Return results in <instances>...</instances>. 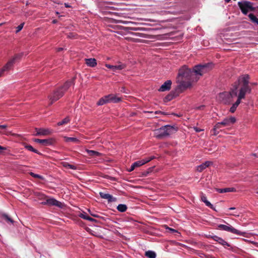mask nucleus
<instances>
[{
  "label": "nucleus",
  "mask_w": 258,
  "mask_h": 258,
  "mask_svg": "<svg viewBox=\"0 0 258 258\" xmlns=\"http://www.w3.org/2000/svg\"><path fill=\"white\" fill-rule=\"evenodd\" d=\"M213 67L212 63L195 66L192 70L186 66H183L179 70L177 78V82L179 84V87L181 89L190 87L192 83L197 82L201 77L210 71Z\"/></svg>",
  "instance_id": "nucleus-1"
},
{
  "label": "nucleus",
  "mask_w": 258,
  "mask_h": 258,
  "mask_svg": "<svg viewBox=\"0 0 258 258\" xmlns=\"http://www.w3.org/2000/svg\"><path fill=\"white\" fill-rule=\"evenodd\" d=\"M249 76L247 75H242L235 82L229 92H225L220 93L218 96V100L224 104H230L234 99L238 98L239 90L244 86L246 88V92L249 90L248 87Z\"/></svg>",
  "instance_id": "nucleus-2"
},
{
  "label": "nucleus",
  "mask_w": 258,
  "mask_h": 258,
  "mask_svg": "<svg viewBox=\"0 0 258 258\" xmlns=\"http://www.w3.org/2000/svg\"><path fill=\"white\" fill-rule=\"evenodd\" d=\"M174 131V128L170 125L162 126L154 131V135L157 138H162L171 134Z\"/></svg>",
  "instance_id": "nucleus-3"
},
{
  "label": "nucleus",
  "mask_w": 258,
  "mask_h": 258,
  "mask_svg": "<svg viewBox=\"0 0 258 258\" xmlns=\"http://www.w3.org/2000/svg\"><path fill=\"white\" fill-rule=\"evenodd\" d=\"M23 54H17L12 57L7 63L3 67L1 70L4 73L9 71L13 68L14 64L18 61L20 60L22 57Z\"/></svg>",
  "instance_id": "nucleus-4"
},
{
  "label": "nucleus",
  "mask_w": 258,
  "mask_h": 258,
  "mask_svg": "<svg viewBox=\"0 0 258 258\" xmlns=\"http://www.w3.org/2000/svg\"><path fill=\"white\" fill-rule=\"evenodd\" d=\"M246 93V88L245 87V85L244 87H243L240 90L239 93H238V98L237 99L235 103H234L232 106L231 107L230 109V111L232 113H233L235 111L237 106L241 102V100L242 99L244 98L245 94Z\"/></svg>",
  "instance_id": "nucleus-5"
},
{
  "label": "nucleus",
  "mask_w": 258,
  "mask_h": 258,
  "mask_svg": "<svg viewBox=\"0 0 258 258\" xmlns=\"http://www.w3.org/2000/svg\"><path fill=\"white\" fill-rule=\"evenodd\" d=\"M42 197L40 198L45 200L44 201L42 202L43 205H47L50 206H54L58 208H62L63 204L61 202L57 201L54 198H48L45 195H41Z\"/></svg>",
  "instance_id": "nucleus-6"
},
{
  "label": "nucleus",
  "mask_w": 258,
  "mask_h": 258,
  "mask_svg": "<svg viewBox=\"0 0 258 258\" xmlns=\"http://www.w3.org/2000/svg\"><path fill=\"white\" fill-rule=\"evenodd\" d=\"M238 5L242 12L245 15L253 10L252 4L248 2H238Z\"/></svg>",
  "instance_id": "nucleus-7"
},
{
  "label": "nucleus",
  "mask_w": 258,
  "mask_h": 258,
  "mask_svg": "<svg viewBox=\"0 0 258 258\" xmlns=\"http://www.w3.org/2000/svg\"><path fill=\"white\" fill-rule=\"evenodd\" d=\"M218 228L221 230L230 232H231L232 233L236 234L237 235H242L243 234L242 232L235 229L234 228H233L232 226H231L229 224H227V225L220 224L218 225Z\"/></svg>",
  "instance_id": "nucleus-8"
},
{
  "label": "nucleus",
  "mask_w": 258,
  "mask_h": 258,
  "mask_svg": "<svg viewBox=\"0 0 258 258\" xmlns=\"http://www.w3.org/2000/svg\"><path fill=\"white\" fill-rule=\"evenodd\" d=\"M236 121V119L234 116H229L226 117L221 121V124L223 126H228L233 124Z\"/></svg>",
  "instance_id": "nucleus-9"
},
{
  "label": "nucleus",
  "mask_w": 258,
  "mask_h": 258,
  "mask_svg": "<svg viewBox=\"0 0 258 258\" xmlns=\"http://www.w3.org/2000/svg\"><path fill=\"white\" fill-rule=\"evenodd\" d=\"M36 136H47L51 135L52 133V130L49 128H36Z\"/></svg>",
  "instance_id": "nucleus-10"
},
{
  "label": "nucleus",
  "mask_w": 258,
  "mask_h": 258,
  "mask_svg": "<svg viewBox=\"0 0 258 258\" xmlns=\"http://www.w3.org/2000/svg\"><path fill=\"white\" fill-rule=\"evenodd\" d=\"M63 94V91L60 89L55 92L53 95L50 96V100H51V103L52 104L54 101H56L58 99L62 96Z\"/></svg>",
  "instance_id": "nucleus-11"
},
{
  "label": "nucleus",
  "mask_w": 258,
  "mask_h": 258,
  "mask_svg": "<svg viewBox=\"0 0 258 258\" xmlns=\"http://www.w3.org/2000/svg\"><path fill=\"white\" fill-rule=\"evenodd\" d=\"M34 141L36 143H39L43 146H49L51 145L53 143V140L52 139H35L34 140Z\"/></svg>",
  "instance_id": "nucleus-12"
},
{
  "label": "nucleus",
  "mask_w": 258,
  "mask_h": 258,
  "mask_svg": "<svg viewBox=\"0 0 258 258\" xmlns=\"http://www.w3.org/2000/svg\"><path fill=\"white\" fill-rule=\"evenodd\" d=\"M153 159V157H150V158L144 159L141 160L137 161L133 164V167H135V168H136L137 167H138L142 165H143L145 164H146V163H148V162L151 161Z\"/></svg>",
  "instance_id": "nucleus-13"
},
{
  "label": "nucleus",
  "mask_w": 258,
  "mask_h": 258,
  "mask_svg": "<svg viewBox=\"0 0 258 258\" xmlns=\"http://www.w3.org/2000/svg\"><path fill=\"white\" fill-rule=\"evenodd\" d=\"M105 66L113 71L115 72L117 70H121L125 68V65L123 63H120L117 65L112 66L109 64H106Z\"/></svg>",
  "instance_id": "nucleus-14"
},
{
  "label": "nucleus",
  "mask_w": 258,
  "mask_h": 258,
  "mask_svg": "<svg viewBox=\"0 0 258 258\" xmlns=\"http://www.w3.org/2000/svg\"><path fill=\"white\" fill-rule=\"evenodd\" d=\"M99 195L101 198L106 199L108 202H113L116 201V199L115 198L113 197L111 195L108 194L100 192Z\"/></svg>",
  "instance_id": "nucleus-15"
},
{
  "label": "nucleus",
  "mask_w": 258,
  "mask_h": 258,
  "mask_svg": "<svg viewBox=\"0 0 258 258\" xmlns=\"http://www.w3.org/2000/svg\"><path fill=\"white\" fill-rule=\"evenodd\" d=\"M171 81L168 80L166 81L159 89V91L164 92L170 90L171 86Z\"/></svg>",
  "instance_id": "nucleus-16"
},
{
  "label": "nucleus",
  "mask_w": 258,
  "mask_h": 258,
  "mask_svg": "<svg viewBox=\"0 0 258 258\" xmlns=\"http://www.w3.org/2000/svg\"><path fill=\"white\" fill-rule=\"evenodd\" d=\"M107 98H108V100H109V103H117L121 100V98L120 97H118L116 95L113 94H109L107 95Z\"/></svg>",
  "instance_id": "nucleus-17"
},
{
  "label": "nucleus",
  "mask_w": 258,
  "mask_h": 258,
  "mask_svg": "<svg viewBox=\"0 0 258 258\" xmlns=\"http://www.w3.org/2000/svg\"><path fill=\"white\" fill-rule=\"evenodd\" d=\"M86 64L90 67H94L97 65L96 60L94 58L85 59Z\"/></svg>",
  "instance_id": "nucleus-18"
},
{
  "label": "nucleus",
  "mask_w": 258,
  "mask_h": 258,
  "mask_svg": "<svg viewBox=\"0 0 258 258\" xmlns=\"http://www.w3.org/2000/svg\"><path fill=\"white\" fill-rule=\"evenodd\" d=\"M211 162L206 161L205 163L197 166V170L199 172H202L204 169H205L207 167H209L211 165Z\"/></svg>",
  "instance_id": "nucleus-19"
},
{
  "label": "nucleus",
  "mask_w": 258,
  "mask_h": 258,
  "mask_svg": "<svg viewBox=\"0 0 258 258\" xmlns=\"http://www.w3.org/2000/svg\"><path fill=\"white\" fill-rule=\"evenodd\" d=\"M201 199L202 201L207 206L211 208V209H213V205L207 200L205 195L203 192L201 194Z\"/></svg>",
  "instance_id": "nucleus-20"
},
{
  "label": "nucleus",
  "mask_w": 258,
  "mask_h": 258,
  "mask_svg": "<svg viewBox=\"0 0 258 258\" xmlns=\"http://www.w3.org/2000/svg\"><path fill=\"white\" fill-rule=\"evenodd\" d=\"M74 79H72L70 81H68L66 82V83L64 84L63 87L61 90H63V92L64 91L67 90L69 87H70L71 86L73 85L74 84Z\"/></svg>",
  "instance_id": "nucleus-21"
},
{
  "label": "nucleus",
  "mask_w": 258,
  "mask_h": 258,
  "mask_svg": "<svg viewBox=\"0 0 258 258\" xmlns=\"http://www.w3.org/2000/svg\"><path fill=\"white\" fill-rule=\"evenodd\" d=\"M217 191L220 193H224L227 192H235L236 190L234 187H229L225 188H218L217 189Z\"/></svg>",
  "instance_id": "nucleus-22"
},
{
  "label": "nucleus",
  "mask_w": 258,
  "mask_h": 258,
  "mask_svg": "<svg viewBox=\"0 0 258 258\" xmlns=\"http://www.w3.org/2000/svg\"><path fill=\"white\" fill-rule=\"evenodd\" d=\"M213 239H214V240L217 241L218 243L223 245L229 246V245L226 241H225L224 240H223L222 238L220 237L215 236L214 237H213Z\"/></svg>",
  "instance_id": "nucleus-23"
},
{
  "label": "nucleus",
  "mask_w": 258,
  "mask_h": 258,
  "mask_svg": "<svg viewBox=\"0 0 258 258\" xmlns=\"http://www.w3.org/2000/svg\"><path fill=\"white\" fill-rule=\"evenodd\" d=\"M222 127H224V126L222 125L221 122L217 123L213 129V134L214 135H217L218 133V132H217V130L220 129Z\"/></svg>",
  "instance_id": "nucleus-24"
},
{
  "label": "nucleus",
  "mask_w": 258,
  "mask_h": 258,
  "mask_svg": "<svg viewBox=\"0 0 258 258\" xmlns=\"http://www.w3.org/2000/svg\"><path fill=\"white\" fill-rule=\"evenodd\" d=\"M86 152L88 153L89 156L92 157H98L101 155L100 153L93 150H89L87 149L86 150Z\"/></svg>",
  "instance_id": "nucleus-25"
},
{
  "label": "nucleus",
  "mask_w": 258,
  "mask_h": 258,
  "mask_svg": "<svg viewBox=\"0 0 258 258\" xmlns=\"http://www.w3.org/2000/svg\"><path fill=\"white\" fill-rule=\"evenodd\" d=\"M107 98V95L105 96L101 99H99V100L97 102V104L98 105H103L106 103H109Z\"/></svg>",
  "instance_id": "nucleus-26"
},
{
  "label": "nucleus",
  "mask_w": 258,
  "mask_h": 258,
  "mask_svg": "<svg viewBox=\"0 0 258 258\" xmlns=\"http://www.w3.org/2000/svg\"><path fill=\"white\" fill-rule=\"evenodd\" d=\"M63 138L64 139L65 142L67 143L73 142L77 143L79 142V140L76 138L64 137Z\"/></svg>",
  "instance_id": "nucleus-27"
},
{
  "label": "nucleus",
  "mask_w": 258,
  "mask_h": 258,
  "mask_svg": "<svg viewBox=\"0 0 258 258\" xmlns=\"http://www.w3.org/2000/svg\"><path fill=\"white\" fill-rule=\"evenodd\" d=\"M61 165L67 168H70L73 170H76L77 169V167L73 165L70 164L69 163L66 162H63L61 163Z\"/></svg>",
  "instance_id": "nucleus-28"
},
{
  "label": "nucleus",
  "mask_w": 258,
  "mask_h": 258,
  "mask_svg": "<svg viewBox=\"0 0 258 258\" xmlns=\"http://www.w3.org/2000/svg\"><path fill=\"white\" fill-rule=\"evenodd\" d=\"M117 209L118 211H119L120 212H124L126 210L127 207L124 204H119L117 207Z\"/></svg>",
  "instance_id": "nucleus-29"
},
{
  "label": "nucleus",
  "mask_w": 258,
  "mask_h": 258,
  "mask_svg": "<svg viewBox=\"0 0 258 258\" xmlns=\"http://www.w3.org/2000/svg\"><path fill=\"white\" fill-rule=\"evenodd\" d=\"M145 255L149 258H156V256L155 252L150 250L146 251Z\"/></svg>",
  "instance_id": "nucleus-30"
},
{
  "label": "nucleus",
  "mask_w": 258,
  "mask_h": 258,
  "mask_svg": "<svg viewBox=\"0 0 258 258\" xmlns=\"http://www.w3.org/2000/svg\"><path fill=\"white\" fill-rule=\"evenodd\" d=\"M248 17L253 23L258 25V19L254 15L250 14L248 15Z\"/></svg>",
  "instance_id": "nucleus-31"
},
{
  "label": "nucleus",
  "mask_w": 258,
  "mask_h": 258,
  "mask_svg": "<svg viewBox=\"0 0 258 258\" xmlns=\"http://www.w3.org/2000/svg\"><path fill=\"white\" fill-rule=\"evenodd\" d=\"M70 119L69 117H66L62 121H59L57 123L58 125H62L63 124H66L70 122Z\"/></svg>",
  "instance_id": "nucleus-32"
},
{
  "label": "nucleus",
  "mask_w": 258,
  "mask_h": 258,
  "mask_svg": "<svg viewBox=\"0 0 258 258\" xmlns=\"http://www.w3.org/2000/svg\"><path fill=\"white\" fill-rule=\"evenodd\" d=\"M25 148L28 149V150L32 151L33 152L38 153V152L37 150L34 149L32 146L31 145H26L25 146Z\"/></svg>",
  "instance_id": "nucleus-33"
},
{
  "label": "nucleus",
  "mask_w": 258,
  "mask_h": 258,
  "mask_svg": "<svg viewBox=\"0 0 258 258\" xmlns=\"http://www.w3.org/2000/svg\"><path fill=\"white\" fill-rule=\"evenodd\" d=\"M24 23H23L22 24H21L20 25H19L17 28V30H16V33H18L19 32H20L23 28V26H24Z\"/></svg>",
  "instance_id": "nucleus-34"
},
{
  "label": "nucleus",
  "mask_w": 258,
  "mask_h": 258,
  "mask_svg": "<svg viewBox=\"0 0 258 258\" xmlns=\"http://www.w3.org/2000/svg\"><path fill=\"white\" fill-rule=\"evenodd\" d=\"M30 175L32 176H33L34 177H35V178H42V177L40 175H39L38 174H35V173H34L33 172H31L30 173Z\"/></svg>",
  "instance_id": "nucleus-35"
},
{
  "label": "nucleus",
  "mask_w": 258,
  "mask_h": 258,
  "mask_svg": "<svg viewBox=\"0 0 258 258\" xmlns=\"http://www.w3.org/2000/svg\"><path fill=\"white\" fill-rule=\"evenodd\" d=\"M165 228L166 229H168L169 231H170L171 232H177V231L176 230L172 229L171 228H169L167 226H165Z\"/></svg>",
  "instance_id": "nucleus-36"
},
{
  "label": "nucleus",
  "mask_w": 258,
  "mask_h": 258,
  "mask_svg": "<svg viewBox=\"0 0 258 258\" xmlns=\"http://www.w3.org/2000/svg\"><path fill=\"white\" fill-rule=\"evenodd\" d=\"M89 216L87 215L86 214H83V213H81L80 214V217L84 219H87V218H88V217Z\"/></svg>",
  "instance_id": "nucleus-37"
},
{
  "label": "nucleus",
  "mask_w": 258,
  "mask_h": 258,
  "mask_svg": "<svg viewBox=\"0 0 258 258\" xmlns=\"http://www.w3.org/2000/svg\"><path fill=\"white\" fill-rule=\"evenodd\" d=\"M4 217H5V219H6L8 221H9V222H11V223H13V220H12V219H11V218H10V217H9L8 216H7V215H5V216H4Z\"/></svg>",
  "instance_id": "nucleus-38"
},
{
  "label": "nucleus",
  "mask_w": 258,
  "mask_h": 258,
  "mask_svg": "<svg viewBox=\"0 0 258 258\" xmlns=\"http://www.w3.org/2000/svg\"><path fill=\"white\" fill-rule=\"evenodd\" d=\"M194 128L195 131L196 132H201V131H203V130L199 129V128H198V127H194Z\"/></svg>",
  "instance_id": "nucleus-39"
},
{
  "label": "nucleus",
  "mask_w": 258,
  "mask_h": 258,
  "mask_svg": "<svg viewBox=\"0 0 258 258\" xmlns=\"http://www.w3.org/2000/svg\"><path fill=\"white\" fill-rule=\"evenodd\" d=\"M7 127V125H0V128L1 129H6Z\"/></svg>",
  "instance_id": "nucleus-40"
},
{
  "label": "nucleus",
  "mask_w": 258,
  "mask_h": 258,
  "mask_svg": "<svg viewBox=\"0 0 258 258\" xmlns=\"http://www.w3.org/2000/svg\"><path fill=\"white\" fill-rule=\"evenodd\" d=\"M6 149V148L0 146V153H2L3 150H5Z\"/></svg>",
  "instance_id": "nucleus-41"
},
{
  "label": "nucleus",
  "mask_w": 258,
  "mask_h": 258,
  "mask_svg": "<svg viewBox=\"0 0 258 258\" xmlns=\"http://www.w3.org/2000/svg\"><path fill=\"white\" fill-rule=\"evenodd\" d=\"M135 169V167H133V165L132 164L131 168L128 170V171L131 172V171H133Z\"/></svg>",
  "instance_id": "nucleus-42"
},
{
  "label": "nucleus",
  "mask_w": 258,
  "mask_h": 258,
  "mask_svg": "<svg viewBox=\"0 0 258 258\" xmlns=\"http://www.w3.org/2000/svg\"><path fill=\"white\" fill-rule=\"evenodd\" d=\"M86 220H89V221H94V219H93L92 218H91V217H89V216H88V218H87V219H86Z\"/></svg>",
  "instance_id": "nucleus-43"
},
{
  "label": "nucleus",
  "mask_w": 258,
  "mask_h": 258,
  "mask_svg": "<svg viewBox=\"0 0 258 258\" xmlns=\"http://www.w3.org/2000/svg\"><path fill=\"white\" fill-rule=\"evenodd\" d=\"M86 220H89V221H94V219H93L92 218H91V217H89V216H88V218H87V219H86Z\"/></svg>",
  "instance_id": "nucleus-44"
},
{
  "label": "nucleus",
  "mask_w": 258,
  "mask_h": 258,
  "mask_svg": "<svg viewBox=\"0 0 258 258\" xmlns=\"http://www.w3.org/2000/svg\"><path fill=\"white\" fill-rule=\"evenodd\" d=\"M230 215H233V216H236V217H238L239 216V214H236V213L230 214Z\"/></svg>",
  "instance_id": "nucleus-45"
},
{
  "label": "nucleus",
  "mask_w": 258,
  "mask_h": 258,
  "mask_svg": "<svg viewBox=\"0 0 258 258\" xmlns=\"http://www.w3.org/2000/svg\"><path fill=\"white\" fill-rule=\"evenodd\" d=\"M4 72H3V71L1 70V69H0V77H2L3 76V75L4 74Z\"/></svg>",
  "instance_id": "nucleus-46"
},
{
  "label": "nucleus",
  "mask_w": 258,
  "mask_h": 258,
  "mask_svg": "<svg viewBox=\"0 0 258 258\" xmlns=\"http://www.w3.org/2000/svg\"><path fill=\"white\" fill-rule=\"evenodd\" d=\"M62 49H63V48H61V47L58 48H57V51H61Z\"/></svg>",
  "instance_id": "nucleus-47"
},
{
  "label": "nucleus",
  "mask_w": 258,
  "mask_h": 258,
  "mask_svg": "<svg viewBox=\"0 0 258 258\" xmlns=\"http://www.w3.org/2000/svg\"><path fill=\"white\" fill-rule=\"evenodd\" d=\"M234 209H235V208H234V207H231L229 209V210H234Z\"/></svg>",
  "instance_id": "nucleus-48"
},
{
  "label": "nucleus",
  "mask_w": 258,
  "mask_h": 258,
  "mask_svg": "<svg viewBox=\"0 0 258 258\" xmlns=\"http://www.w3.org/2000/svg\"><path fill=\"white\" fill-rule=\"evenodd\" d=\"M64 5L66 7H69V6L68 4H65Z\"/></svg>",
  "instance_id": "nucleus-49"
},
{
  "label": "nucleus",
  "mask_w": 258,
  "mask_h": 258,
  "mask_svg": "<svg viewBox=\"0 0 258 258\" xmlns=\"http://www.w3.org/2000/svg\"><path fill=\"white\" fill-rule=\"evenodd\" d=\"M230 0H225V1L227 2V3H228L230 2Z\"/></svg>",
  "instance_id": "nucleus-50"
},
{
  "label": "nucleus",
  "mask_w": 258,
  "mask_h": 258,
  "mask_svg": "<svg viewBox=\"0 0 258 258\" xmlns=\"http://www.w3.org/2000/svg\"><path fill=\"white\" fill-rule=\"evenodd\" d=\"M56 22V20H53V23H55Z\"/></svg>",
  "instance_id": "nucleus-51"
},
{
  "label": "nucleus",
  "mask_w": 258,
  "mask_h": 258,
  "mask_svg": "<svg viewBox=\"0 0 258 258\" xmlns=\"http://www.w3.org/2000/svg\"><path fill=\"white\" fill-rule=\"evenodd\" d=\"M122 91H123V92H124V88H122V90H121V92H122Z\"/></svg>",
  "instance_id": "nucleus-52"
},
{
  "label": "nucleus",
  "mask_w": 258,
  "mask_h": 258,
  "mask_svg": "<svg viewBox=\"0 0 258 258\" xmlns=\"http://www.w3.org/2000/svg\"><path fill=\"white\" fill-rule=\"evenodd\" d=\"M122 91H123V92H124V88H122V90H121V92H122Z\"/></svg>",
  "instance_id": "nucleus-53"
},
{
  "label": "nucleus",
  "mask_w": 258,
  "mask_h": 258,
  "mask_svg": "<svg viewBox=\"0 0 258 258\" xmlns=\"http://www.w3.org/2000/svg\"><path fill=\"white\" fill-rule=\"evenodd\" d=\"M122 91H123V92H124V88H122V90H121V92H122Z\"/></svg>",
  "instance_id": "nucleus-54"
},
{
  "label": "nucleus",
  "mask_w": 258,
  "mask_h": 258,
  "mask_svg": "<svg viewBox=\"0 0 258 258\" xmlns=\"http://www.w3.org/2000/svg\"><path fill=\"white\" fill-rule=\"evenodd\" d=\"M1 25H2V24H0V26H1Z\"/></svg>",
  "instance_id": "nucleus-55"
},
{
  "label": "nucleus",
  "mask_w": 258,
  "mask_h": 258,
  "mask_svg": "<svg viewBox=\"0 0 258 258\" xmlns=\"http://www.w3.org/2000/svg\"><path fill=\"white\" fill-rule=\"evenodd\" d=\"M257 194H258V191L256 192Z\"/></svg>",
  "instance_id": "nucleus-56"
}]
</instances>
